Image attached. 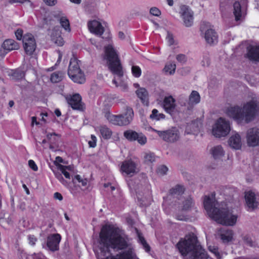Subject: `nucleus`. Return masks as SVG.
<instances>
[{
    "label": "nucleus",
    "instance_id": "nucleus-1",
    "mask_svg": "<svg viewBox=\"0 0 259 259\" xmlns=\"http://www.w3.org/2000/svg\"><path fill=\"white\" fill-rule=\"evenodd\" d=\"M100 252L97 259H133L134 254L127 238L119 228L104 226L100 233Z\"/></svg>",
    "mask_w": 259,
    "mask_h": 259
},
{
    "label": "nucleus",
    "instance_id": "nucleus-2",
    "mask_svg": "<svg viewBox=\"0 0 259 259\" xmlns=\"http://www.w3.org/2000/svg\"><path fill=\"white\" fill-rule=\"evenodd\" d=\"M203 203L208 216L217 223L229 226L236 224L237 214L232 209L221 207L213 195L205 196Z\"/></svg>",
    "mask_w": 259,
    "mask_h": 259
},
{
    "label": "nucleus",
    "instance_id": "nucleus-3",
    "mask_svg": "<svg viewBox=\"0 0 259 259\" xmlns=\"http://www.w3.org/2000/svg\"><path fill=\"white\" fill-rule=\"evenodd\" d=\"M259 113V97L254 96L251 100L246 102L242 108L238 106H231L226 110L227 115L238 122L248 123L252 121Z\"/></svg>",
    "mask_w": 259,
    "mask_h": 259
},
{
    "label": "nucleus",
    "instance_id": "nucleus-4",
    "mask_svg": "<svg viewBox=\"0 0 259 259\" xmlns=\"http://www.w3.org/2000/svg\"><path fill=\"white\" fill-rule=\"evenodd\" d=\"M181 254L191 259H207L206 251L202 247L194 234H189L182 238L177 244Z\"/></svg>",
    "mask_w": 259,
    "mask_h": 259
},
{
    "label": "nucleus",
    "instance_id": "nucleus-5",
    "mask_svg": "<svg viewBox=\"0 0 259 259\" xmlns=\"http://www.w3.org/2000/svg\"><path fill=\"white\" fill-rule=\"evenodd\" d=\"M105 59L107 60L109 68L111 72L118 77L123 75V72L120 61L113 46L109 45L105 49Z\"/></svg>",
    "mask_w": 259,
    "mask_h": 259
},
{
    "label": "nucleus",
    "instance_id": "nucleus-6",
    "mask_svg": "<svg viewBox=\"0 0 259 259\" xmlns=\"http://www.w3.org/2000/svg\"><path fill=\"white\" fill-rule=\"evenodd\" d=\"M134 113L131 107H126L125 111L118 115L112 114L110 112H106L105 118L111 124L120 126H126L131 123L133 119Z\"/></svg>",
    "mask_w": 259,
    "mask_h": 259
},
{
    "label": "nucleus",
    "instance_id": "nucleus-7",
    "mask_svg": "<svg viewBox=\"0 0 259 259\" xmlns=\"http://www.w3.org/2000/svg\"><path fill=\"white\" fill-rule=\"evenodd\" d=\"M176 208L178 212L176 217L178 220L186 221L188 220V217L185 213L191 209L193 206L194 203L190 197H181L176 201Z\"/></svg>",
    "mask_w": 259,
    "mask_h": 259
},
{
    "label": "nucleus",
    "instance_id": "nucleus-8",
    "mask_svg": "<svg viewBox=\"0 0 259 259\" xmlns=\"http://www.w3.org/2000/svg\"><path fill=\"white\" fill-rule=\"evenodd\" d=\"M230 131L231 123L230 121L223 117L218 118L212 127V134L218 138L226 137Z\"/></svg>",
    "mask_w": 259,
    "mask_h": 259
},
{
    "label": "nucleus",
    "instance_id": "nucleus-9",
    "mask_svg": "<svg viewBox=\"0 0 259 259\" xmlns=\"http://www.w3.org/2000/svg\"><path fill=\"white\" fill-rule=\"evenodd\" d=\"M200 31L207 44L209 45H213L218 42V34L215 31L213 26L210 23L203 22L201 25Z\"/></svg>",
    "mask_w": 259,
    "mask_h": 259
},
{
    "label": "nucleus",
    "instance_id": "nucleus-10",
    "mask_svg": "<svg viewBox=\"0 0 259 259\" xmlns=\"http://www.w3.org/2000/svg\"><path fill=\"white\" fill-rule=\"evenodd\" d=\"M69 77L75 82L82 83L84 81L83 72L80 69L78 61L76 58H71L68 70Z\"/></svg>",
    "mask_w": 259,
    "mask_h": 259
},
{
    "label": "nucleus",
    "instance_id": "nucleus-11",
    "mask_svg": "<svg viewBox=\"0 0 259 259\" xmlns=\"http://www.w3.org/2000/svg\"><path fill=\"white\" fill-rule=\"evenodd\" d=\"M152 130L156 133L161 139L167 142L173 143L180 139V132L176 127H172L163 131H157L153 128Z\"/></svg>",
    "mask_w": 259,
    "mask_h": 259
},
{
    "label": "nucleus",
    "instance_id": "nucleus-12",
    "mask_svg": "<svg viewBox=\"0 0 259 259\" xmlns=\"http://www.w3.org/2000/svg\"><path fill=\"white\" fill-rule=\"evenodd\" d=\"M246 141L249 147L259 146V128L252 127L248 129L246 133Z\"/></svg>",
    "mask_w": 259,
    "mask_h": 259
},
{
    "label": "nucleus",
    "instance_id": "nucleus-13",
    "mask_svg": "<svg viewBox=\"0 0 259 259\" xmlns=\"http://www.w3.org/2000/svg\"><path fill=\"white\" fill-rule=\"evenodd\" d=\"M257 194L252 190L245 192L244 198L245 204L249 210H253L258 205Z\"/></svg>",
    "mask_w": 259,
    "mask_h": 259
},
{
    "label": "nucleus",
    "instance_id": "nucleus-14",
    "mask_svg": "<svg viewBox=\"0 0 259 259\" xmlns=\"http://www.w3.org/2000/svg\"><path fill=\"white\" fill-rule=\"evenodd\" d=\"M228 144L229 146L235 150H241L244 145V141L241 136L238 133L234 132L229 137Z\"/></svg>",
    "mask_w": 259,
    "mask_h": 259
},
{
    "label": "nucleus",
    "instance_id": "nucleus-15",
    "mask_svg": "<svg viewBox=\"0 0 259 259\" xmlns=\"http://www.w3.org/2000/svg\"><path fill=\"white\" fill-rule=\"evenodd\" d=\"M122 172L130 176H133L139 171L138 164L132 160L124 161L120 167Z\"/></svg>",
    "mask_w": 259,
    "mask_h": 259
},
{
    "label": "nucleus",
    "instance_id": "nucleus-16",
    "mask_svg": "<svg viewBox=\"0 0 259 259\" xmlns=\"http://www.w3.org/2000/svg\"><path fill=\"white\" fill-rule=\"evenodd\" d=\"M23 47L28 55H31L36 48V43L33 36L31 34H25L23 37Z\"/></svg>",
    "mask_w": 259,
    "mask_h": 259
},
{
    "label": "nucleus",
    "instance_id": "nucleus-17",
    "mask_svg": "<svg viewBox=\"0 0 259 259\" xmlns=\"http://www.w3.org/2000/svg\"><path fill=\"white\" fill-rule=\"evenodd\" d=\"M124 136L131 141L137 140L141 145H145L147 142V138L145 135L132 130H127L124 132Z\"/></svg>",
    "mask_w": 259,
    "mask_h": 259
},
{
    "label": "nucleus",
    "instance_id": "nucleus-18",
    "mask_svg": "<svg viewBox=\"0 0 259 259\" xmlns=\"http://www.w3.org/2000/svg\"><path fill=\"white\" fill-rule=\"evenodd\" d=\"M180 14L182 19L183 20L184 24L189 27L192 25L193 23V13L191 9L185 6L181 7Z\"/></svg>",
    "mask_w": 259,
    "mask_h": 259
},
{
    "label": "nucleus",
    "instance_id": "nucleus-19",
    "mask_svg": "<svg viewBox=\"0 0 259 259\" xmlns=\"http://www.w3.org/2000/svg\"><path fill=\"white\" fill-rule=\"evenodd\" d=\"M163 108L167 113L173 114L177 111L176 101L172 96H166L163 101Z\"/></svg>",
    "mask_w": 259,
    "mask_h": 259
},
{
    "label": "nucleus",
    "instance_id": "nucleus-20",
    "mask_svg": "<svg viewBox=\"0 0 259 259\" xmlns=\"http://www.w3.org/2000/svg\"><path fill=\"white\" fill-rule=\"evenodd\" d=\"M19 49L18 44L13 39H7L4 41L0 49V56L4 57L8 52Z\"/></svg>",
    "mask_w": 259,
    "mask_h": 259
},
{
    "label": "nucleus",
    "instance_id": "nucleus-21",
    "mask_svg": "<svg viewBox=\"0 0 259 259\" xmlns=\"http://www.w3.org/2000/svg\"><path fill=\"white\" fill-rule=\"evenodd\" d=\"M60 240L61 236L59 234H54L51 235L47 238V246L52 251L58 250Z\"/></svg>",
    "mask_w": 259,
    "mask_h": 259
},
{
    "label": "nucleus",
    "instance_id": "nucleus-22",
    "mask_svg": "<svg viewBox=\"0 0 259 259\" xmlns=\"http://www.w3.org/2000/svg\"><path fill=\"white\" fill-rule=\"evenodd\" d=\"M65 98L68 103L73 109L79 110L81 109V98L78 94H75L72 96L67 95Z\"/></svg>",
    "mask_w": 259,
    "mask_h": 259
},
{
    "label": "nucleus",
    "instance_id": "nucleus-23",
    "mask_svg": "<svg viewBox=\"0 0 259 259\" xmlns=\"http://www.w3.org/2000/svg\"><path fill=\"white\" fill-rule=\"evenodd\" d=\"M90 32L95 35L101 36L104 31V28L98 21L93 20L89 21L88 24Z\"/></svg>",
    "mask_w": 259,
    "mask_h": 259
},
{
    "label": "nucleus",
    "instance_id": "nucleus-24",
    "mask_svg": "<svg viewBox=\"0 0 259 259\" xmlns=\"http://www.w3.org/2000/svg\"><path fill=\"white\" fill-rule=\"evenodd\" d=\"M201 124L200 120H196L188 124L186 128V133L187 134L197 135L200 131Z\"/></svg>",
    "mask_w": 259,
    "mask_h": 259
},
{
    "label": "nucleus",
    "instance_id": "nucleus-25",
    "mask_svg": "<svg viewBox=\"0 0 259 259\" xmlns=\"http://www.w3.org/2000/svg\"><path fill=\"white\" fill-rule=\"evenodd\" d=\"M217 235L224 242H228L233 239V232L231 230L220 229Z\"/></svg>",
    "mask_w": 259,
    "mask_h": 259
},
{
    "label": "nucleus",
    "instance_id": "nucleus-26",
    "mask_svg": "<svg viewBox=\"0 0 259 259\" xmlns=\"http://www.w3.org/2000/svg\"><path fill=\"white\" fill-rule=\"evenodd\" d=\"M246 56L250 60L259 61V47L249 46L247 48Z\"/></svg>",
    "mask_w": 259,
    "mask_h": 259
},
{
    "label": "nucleus",
    "instance_id": "nucleus-27",
    "mask_svg": "<svg viewBox=\"0 0 259 259\" xmlns=\"http://www.w3.org/2000/svg\"><path fill=\"white\" fill-rule=\"evenodd\" d=\"M210 152L215 160H221L225 155V151L221 145H217L212 147Z\"/></svg>",
    "mask_w": 259,
    "mask_h": 259
},
{
    "label": "nucleus",
    "instance_id": "nucleus-28",
    "mask_svg": "<svg viewBox=\"0 0 259 259\" xmlns=\"http://www.w3.org/2000/svg\"><path fill=\"white\" fill-rule=\"evenodd\" d=\"M233 8V14L235 17V20H241L244 17L245 13L243 10L241 8L240 3L237 2L234 3Z\"/></svg>",
    "mask_w": 259,
    "mask_h": 259
},
{
    "label": "nucleus",
    "instance_id": "nucleus-29",
    "mask_svg": "<svg viewBox=\"0 0 259 259\" xmlns=\"http://www.w3.org/2000/svg\"><path fill=\"white\" fill-rule=\"evenodd\" d=\"M136 93L139 98L141 100L143 104L146 105L148 104L149 94L145 88H139L137 90Z\"/></svg>",
    "mask_w": 259,
    "mask_h": 259
},
{
    "label": "nucleus",
    "instance_id": "nucleus-30",
    "mask_svg": "<svg viewBox=\"0 0 259 259\" xmlns=\"http://www.w3.org/2000/svg\"><path fill=\"white\" fill-rule=\"evenodd\" d=\"M55 16L60 17V23L63 28L66 31H70V25L68 20L64 16L61 11H58L56 12Z\"/></svg>",
    "mask_w": 259,
    "mask_h": 259
},
{
    "label": "nucleus",
    "instance_id": "nucleus-31",
    "mask_svg": "<svg viewBox=\"0 0 259 259\" xmlns=\"http://www.w3.org/2000/svg\"><path fill=\"white\" fill-rule=\"evenodd\" d=\"M184 192V188L182 186L177 185L172 188L170 191V197H177V199L179 198H180L181 195L183 194V193Z\"/></svg>",
    "mask_w": 259,
    "mask_h": 259
},
{
    "label": "nucleus",
    "instance_id": "nucleus-32",
    "mask_svg": "<svg viewBox=\"0 0 259 259\" xmlns=\"http://www.w3.org/2000/svg\"><path fill=\"white\" fill-rule=\"evenodd\" d=\"M143 161L146 164H151L155 161V155L150 152L143 153Z\"/></svg>",
    "mask_w": 259,
    "mask_h": 259
},
{
    "label": "nucleus",
    "instance_id": "nucleus-33",
    "mask_svg": "<svg viewBox=\"0 0 259 259\" xmlns=\"http://www.w3.org/2000/svg\"><path fill=\"white\" fill-rule=\"evenodd\" d=\"M176 65L174 63H167L163 68V72L166 75H172L175 73Z\"/></svg>",
    "mask_w": 259,
    "mask_h": 259
},
{
    "label": "nucleus",
    "instance_id": "nucleus-34",
    "mask_svg": "<svg viewBox=\"0 0 259 259\" xmlns=\"http://www.w3.org/2000/svg\"><path fill=\"white\" fill-rule=\"evenodd\" d=\"M200 101V97L199 93L195 91H193L189 96V103L193 105L199 103Z\"/></svg>",
    "mask_w": 259,
    "mask_h": 259
},
{
    "label": "nucleus",
    "instance_id": "nucleus-35",
    "mask_svg": "<svg viewBox=\"0 0 259 259\" xmlns=\"http://www.w3.org/2000/svg\"><path fill=\"white\" fill-rule=\"evenodd\" d=\"M47 138L51 144H57L60 139L59 135L55 133H48L47 135Z\"/></svg>",
    "mask_w": 259,
    "mask_h": 259
},
{
    "label": "nucleus",
    "instance_id": "nucleus-36",
    "mask_svg": "<svg viewBox=\"0 0 259 259\" xmlns=\"http://www.w3.org/2000/svg\"><path fill=\"white\" fill-rule=\"evenodd\" d=\"M24 76V72L23 71L19 70L13 71L11 74L12 79L15 81H18L22 79Z\"/></svg>",
    "mask_w": 259,
    "mask_h": 259
},
{
    "label": "nucleus",
    "instance_id": "nucleus-37",
    "mask_svg": "<svg viewBox=\"0 0 259 259\" xmlns=\"http://www.w3.org/2000/svg\"><path fill=\"white\" fill-rule=\"evenodd\" d=\"M100 132L102 137L105 139H109L112 135L111 131L106 126L100 127Z\"/></svg>",
    "mask_w": 259,
    "mask_h": 259
},
{
    "label": "nucleus",
    "instance_id": "nucleus-38",
    "mask_svg": "<svg viewBox=\"0 0 259 259\" xmlns=\"http://www.w3.org/2000/svg\"><path fill=\"white\" fill-rule=\"evenodd\" d=\"M150 117L153 120H159L164 119L165 115L163 113H159L157 109H154L152 111V113L150 115Z\"/></svg>",
    "mask_w": 259,
    "mask_h": 259
},
{
    "label": "nucleus",
    "instance_id": "nucleus-39",
    "mask_svg": "<svg viewBox=\"0 0 259 259\" xmlns=\"http://www.w3.org/2000/svg\"><path fill=\"white\" fill-rule=\"evenodd\" d=\"M63 77V74L60 72H56L52 74L51 80L52 82L56 83L62 80Z\"/></svg>",
    "mask_w": 259,
    "mask_h": 259
},
{
    "label": "nucleus",
    "instance_id": "nucleus-40",
    "mask_svg": "<svg viewBox=\"0 0 259 259\" xmlns=\"http://www.w3.org/2000/svg\"><path fill=\"white\" fill-rule=\"evenodd\" d=\"M137 234L139 238V240L140 242V243L143 245L144 248L146 250V251L148 252L150 251V247L149 245L147 243L146 240L143 238V236L137 231Z\"/></svg>",
    "mask_w": 259,
    "mask_h": 259
},
{
    "label": "nucleus",
    "instance_id": "nucleus-41",
    "mask_svg": "<svg viewBox=\"0 0 259 259\" xmlns=\"http://www.w3.org/2000/svg\"><path fill=\"white\" fill-rule=\"evenodd\" d=\"M57 168L61 171V174H63L66 179H70V173L67 169H66L65 165L58 164L57 165Z\"/></svg>",
    "mask_w": 259,
    "mask_h": 259
},
{
    "label": "nucleus",
    "instance_id": "nucleus-42",
    "mask_svg": "<svg viewBox=\"0 0 259 259\" xmlns=\"http://www.w3.org/2000/svg\"><path fill=\"white\" fill-rule=\"evenodd\" d=\"M242 240L243 241V243L249 246L252 247L254 246V242L253 241L252 239L251 238V237L248 235L244 236L242 237Z\"/></svg>",
    "mask_w": 259,
    "mask_h": 259
},
{
    "label": "nucleus",
    "instance_id": "nucleus-43",
    "mask_svg": "<svg viewBox=\"0 0 259 259\" xmlns=\"http://www.w3.org/2000/svg\"><path fill=\"white\" fill-rule=\"evenodd\" d=\"M132 72L133 75L135 77H139L141 75V69L138 66H133L132 67Z\"/></svg>",
    "mask_w": 259,
    "mask_h": 259
},
{
    "label": "nucleus",
    "instance_id": "nucleus-44",
    "mask_svg": "<svg viewBox=\"0 0 259 259\" xmlns=\"http://www.w3.org/2000/svg\"><path fill=\"white\" fill-rule=\"evenodd\" d=\"M52 39L59 46H62L64 44V40L61 36H56L55 35H53V38H52Z\"/></svg>",
    "mask_w": 259,
    "mask_h": 259
},
{
    "label": "nucleus",
    "instance_id": "nucleus-45",
    "mask_svg": "<svg viewBox=\"0 0 259 259\" xmlns=\"http://www.w3.org/2000/svg\"><path fill=\"white\" fill-rule=\"evenodd\" d=\"M168 170V168L163 165L159 166L157 169V173L160 176L165 175Z\"/></svg>",
    "mask_w": 259,
    "mask_h": 259
},
{
    "label": "nucleus",
    "instance_id": "nucleus-46",
    "mask_svg": "<svg viewBox=\"0 0 259 259\" xmlns=\"http://www.w3.org/2000/svg\"><path fill=\"white\" fill-rule=\"evenodd\" d=\"M113 82L117 87H119L123 91H126L127 90L128 85L125 82L121 81L118 84L115 79H113Z\"/></svg>",
    "mask_w": 259,
    "mask_h": 259
},
{
    "label": "nucleus",
    "instance_id": "nucleus-47",
    "mask_svg": "<svg viewBox=\"0 0 259 259\" xmlns=\"http://www.w3.org/2000/svg\"><path fill=\"white\" fill-rule=\"evenodd\" d=\"M166 39L168 45L169 46L174 45L175 44V41L174 38V36L172 34L168 32H167Z\"/></svg>",
    "mask_w": 259,
    "mask_h": 259
},
{
    "label": "nucleus",
    "instance_id": "nucleus-48",
    "mask_svg": "<svg viewBox=\"0 0 259 259\" xmlns=\"http://www.w3.org/2000/svg\"><path fill=\"white\" fill-rule=\"evenodd\" d=\"M209 249L210 251H211L212 253H213L215 256L217 257L218 259H221V256L220 254V252H219L218 248L214 247V246H209Z\"/></svg>",
    "mask_w": 259,
    "mask_h": 259
},
{
    "label": "nucleus",
    "instance_id": "nucleus-49",
    "mask_svg": "<svg viewBox=\"0 0 259 259\" xmlns=\"http://www.w3.org/2000/svg\"><path fill=\"white\" fill-rule=\"evenodd\" d=\"M201 65L203 67H207L210 64V60L208 57L204 56L201 61Z\"/></svg>",
    "mask_w": 259,
    "mask_h": 259
},
{
    "label": "nucleus",
    "instance_id": "nucleus-50",
    "mask_svg": "<svg viewBox=\"0 0 259 259\" xmlns=\"http://www.w3.org/2000/svg\"><path fill=\"white\" fill-rule=\"evenodd\" d=\"M61 30L59 27H55L53 30H52L51 33V37L53 38V35H55L56 36H61Z\"/></svg>",
    "mask_w": 259,
    "mask_h": 259
},
{
    "label": "nucleus",
    "instance_id": "nucleus-51",
    "mask_svg": "<svg viewBox=\"0 0 259 259\" xmlns=\"http://www.w3.org/2000/svg\"><path fill=\"white\" fill-rule=\"evenodd\" d=\"M150 12L151 14L155 16H159L161 14L160 11L156 7L151 8L150 9Z\"/></svg>",
    "mask_w": 259,
    "mask_h": 259
},
{
    "label": "nucleus",
    "instance_id": "nucleus-52",
    "mask_svg": "<svg viewBox=\"0 0 259 259\" xmlns=\"http://www.w3.org/2000/svg\"><path fill=\"white\" fill-rule=\"evenodd\" d=\"M97 138L94 135H91V140L89 141V145L90 147L94 148L96 146Z\"/></svg>",
    "mask_w": 259,
    "mask_h": 259
},
{
    "label": "nucleus",
    "instance_id": "nucleus-53",
    "mask_svg": "<svg viewBox=\"0 0 259 259\" xmlns=\"http://www.w3.org/2000/svg\"><path fill=\"white\" fill-rule=\"evenodd\" d=\"M176 59L180 63H185L187 61V58L185 55L179 54L176 57Z\"/></svg>",
    "mask_w": 259,
    "mask_h": 259
},
{
    "label": "nucleus",
    "instance_id": "nucleus-54",
    "mask_svg": "<svg viewBox=\"0 0 259 259\" xmlns=\"http://www.w3.org/2000/svg\"><path fill=\"white\" fill-rule=\"evenodd\" d=\"M28 165L29 167L34 171H37L38 169L37 166L35 164V162L32 160H29L28 161Z\"/></svg>",
    "mask_w": 259,
    "mask_h": 259
},
{
    "label": "nucleus",
    "instance_id": "nucleus-55",
    "mask_svg": "<svg viewBox=\"0 0 259 259\" xmlns=\"http://www.w3.org/2000/svg\"><path fill=\"white\" fill-rule=\"evenodd\" d=\"M55 176L57 178V179L64 185H66L67 182L63 179V177L62 176V174L56 173Z\"/></svg>",
    "mask_w": 259,
    "mask_h": 259
},
{
    "label": "nucleus",
    "instance_id": "nucleus-56",
    "mask_svg": "<svg viewBox=\"0 0 259 259\" xmlns=\"http://www.w3.org/2000/svg\"><path fill=\"white\" fill-rule=\"evenodd\" d=\"M43 1L49 6H54L57 3V0H43Z\"/></svg>",
    "mask_w": 259,
    "mask_h": 259
},
{
    "label": "nucleus",
    "instance_id": "nucleus-57",
    "mask_svg": "<svg viewBox=\"0 0 259 259\" xmlns=\"http://www.w3.org/2000/svg\"><path fill=\"white\" fill-rule=\"evenodd\" d=\"M54 198L56 200H58L59 201H62L63 200V196L61 193L59 192H55L54 194Z\"/></svg>",
    "mask_w": 259,
    "mask_h": 259
},
{
    "label": "nucleus",
    "instance_id": "nucleus-58",
    "mask_svg": "<svg viewBox=\"0 0 259 259\" xmlns=\"http://www.w3.org/2000/svg\"><path fill=\"white\" fill-rule=\"evenodd\" d=\"M23 32L22 30L18 29L15 32L17 39L20 40L22 37Z\"/></svg>",
    "mask_w": 259,
    "mask_h": 259
},
{
    "label": "nucleus",
    "instance_id": "nucleus-59",
    "mask_svg": "<svg viewBox=\"0 0 259 259\" xmlns=\"http://www.w3.org/2000/svg\"><path fill=\"white\" fill-rule=\"evenodd\" d=\"M29 242L31 245H34L37 239L34 236H29L28 237Z\"/></svg>",
    "mask_w": 259,
    "mask_h": 259
},
{
    "label": "nucleus",
    "instance_id": "nucleus-60",
    "mask_svg": "<svg viewBox=\"0 0 259 259\" xmlns=\"http://www.w3.org/2000/svg\"><path fill=\"white\" fill-rule=\"evenodd\" d=\"M137 198L138 199V200L139 201H142L141 204L143 205H146L147 203L145 202V198H143L141 197L140 194L138 193L137 192Z\"/></svg>",
    "mask_w": 259,
    "mask_h": 259
},
{
    "label": "nucleus",
    "instance_id": "nucleus-61",
    "mask_svg": "<svg viewBox=\"0 0 259 259\" xmlns=\"http://www.w3.org/2000/svg\"><path fill=\"white\" fill-rule=\"evenodd\" d=\"M63 162L62 158L60 156H57L56 158V160L54 161V164L57 166V165L60 164L59 163H62Z\"/></svg>",
    "mask_w": 259,
    "mask_h": 259
},
{
    "label": "nucleus",
    "instance_id": "nucleus-62",
    "mask_svg": "<svg viewBox=\"0 0 259 259\" xmlns=\"http://www.w3.org/2000/svg\"><path fill=\"white\" fill-rule=\"evenodd\" d=\"M32 122H31V125H33L34 124H35L36 125L39 124V122H37L36 121V118L35 116H33L32 117Z\"/></svg>",
    "mask_w": 259,
    "mask_h": 259
},
{
    "label": "nucleus",
    "instance_id": "nucleus-63",
    "mask_svg": "<svg viewBox=\"0 0 259 259\" xmlns=\"http://www.w3.org/2000/svg\"><path fill=\"white\" fill-rule=\"evenodd\" d=\"M66 169H67L69 172H74V168L73 167L69 165V166H65Z\"/></svg>",
    "mask_w": 259,
    "mask_h": 259
},
{
    "label": "nucleus",
    "instance_id": "nucleus-64",
    "mask_svg": "<svg viewBox=\"0 0 259 259\" xmlns=\"http://www.w3.org/2000/svg\"><path fill=\"white\" fill-rule=\"evenodd\" d=\"M118 37L121 39H123L125 38V35L123 32L120 31L118 32Z\"/></svg>",
    "mask_w": 259,
    "mask_h": 259
}]
</instances>
